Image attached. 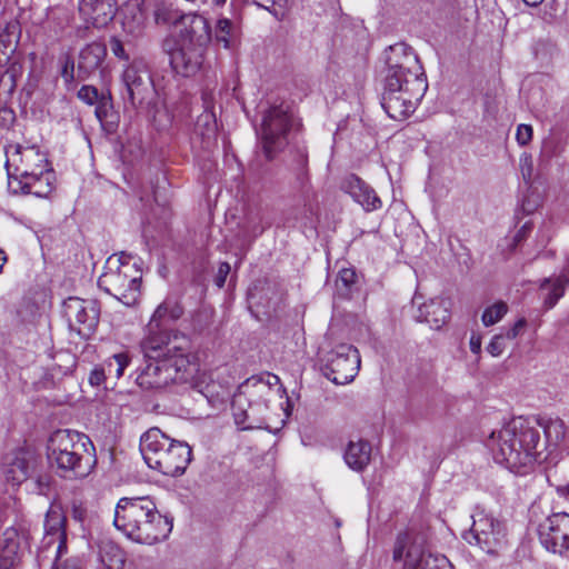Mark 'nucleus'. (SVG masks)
Returning <instances> with one entry per match:
<instances>
[{
	"label": "nucleus",
	"mask_w": 569,
	"mask_h": 569,
	"mask_svg": "<svg viewBox=\"0 0 569 569\" xmlns=\"http://www.w3.org/2000/svg\"><path fill=\"white\" fill-rule=\"evenodd\" d=\"M386 63L382 107L390 118L400 120L416 110L428 89L427 79L419 58L403 42L388 48Z\"/></svg>",
	"instance_id": "1"
},
{
	"label": "nucleus",
	"mask_w": 569,
	"mask_h": 569,
	"mask_svg": "<svg viewBox=\"0 0 569 569\" xmlns=\"http://www.w3.org/2000/svg\"><path fill=\"white\" fill-rule=\"evenodd\" d=\"M180 16L181 14H179L178 12H172L166 8H159L156 11V21H157V23H163V24L172 23V24H176L179 27V17Z\"/></svg>",
	"instance_id": "41"
},
{
	"label": "nucleus",
	"mask_w": 569,
	"mask_h": 569,
	"mask_svg": "<svg viewBox=\"0 0 569 569\" xmlns=\"http://www.w3.org/2000/svg\"><path fill=\"white\" fill-rule=\"evenodd\" d=\"M537 531L548 551L561 555L569 550V513H552L539 523Z\"/></svg>",
	"instance_id": "14"
},
{
	"label": "nucleus",
	"mask_w": 569,
	"mask_h": 569,
	"mask_svg": "<svg viewBox=\"0 0 569 569\" xmlns=\"http://www.w3.org/2000/svg\"><path fill=\"white\" fill-rule=\"evenodd\" d=\"M140 452L147 466L164 476H181L191 461L188 443L173 440L159 428H150L140 438Z\"/></svg>",
	"instance_id": "6"
},
{
	"label": "nucleus",
	"mask_w": 569,
	"mask_h": 569,
	"mask_svg": "<svg viewBox=\"0 0 569 569\" xmlns=\"http://www.w3.org/2000/svg\"><path fill=\"white\" fill-rule=\"evenodd\" d=\"M43 528L44 536L42 539V547L50 548L51 546L56 545L58 552L66 551V517L59 506L51 505L47 510Z\"/></svg>",
	"instance_id": "19"
},
{
	"label": "nucleus",
	"mask_w": 569,
	"mask_h": 569,
	"mask_svg": "<svg viewBox=\"0 0 569 569\" xmlns=\"http://www.w3.org/2000/svg\"><path fill=\"white\" fill-rule=\"evenodd\" d=\"M342 188L366 211L378 210L382 206V202L376 194L375 190L355 174H351L345 179Z\"/></svg>",
	"instance_id": "23"
},
{
	"label": "nucleus",
	"mask_w": 569,
	"mask_h": 569,
	"mask_svg": "<svg viewBox=\"0 0 569 569\" xmlns=\"http://www.w3.org/2000/svg\"><path fill=\"white\" fill-rule=\"evenodd\" d=\"M148 357L154 361L149 362L137 377V382L144 389H161L170 383L182 385L196 382L198 365L191 361L180 346L163 347Z\"/></svg>",
	"instance_id": "5"
},
{
	"label": "nucleus",
	"mask_w": 569,
	"mask_h": 569,
	"mask_svg": "<svg viewBox=\"0 0 569 569\" xmlns=\"http://www.w3.org/2000/svg\"><path fill=\"white\" fill-rule=\"evenodd\" d=\"M97 118L102 121L107 117V110L104 104H100L96 108Z\"/></svg>",
	"instance_id": "53"
},
{
	"label": "nucleus",
	"mask_w": 569,
	"mask_h": 569,
	"mask_svg": "<svg viewBox=\"0 0 569 569\" xmlns=\"http://www.w3.org/2000/svg\"><path fill=\"white\" fill-rule=\"evenodd\" d=\"M106 380H108V375L102 366L99 365V366H96L90 375H89V382L91 386H100L102 385Z\"/></svg>",
	"instance_id": "47"
},
{
	"label": "nucleus",
	"mask_w": 569,
	"mask_h": 569,
	"mask_svg": "<svg viewBox=\"0 0 569 569\" xmlns=\"http://www.w3.org/2000/svg\"><path fill=\"white\" fill-rule=\"evenodd\" d=\"M211 40V26L204 16L189 12L179 17V38L177 41L208 49Z\"/></svg>",
	"instance_id": "17"
},
{
	"label": "nucleus",
	"mask_w": 569,
	"mask_h": 569,
	"mask_svg": "<svg viewBox=\"0 0 569 569\" xmlns=\"http://www.w3.org/2000/svg\"><path fill=\"white\" fill-rule=\"evenodd\" d=\"M343 458L350 469L362 471L370 462L371 446L365 440L350 441Z\"/></svg>",
	"instance_id": "28"
},
{
	"label": "nucleus",
	"mask_w": 569,
	"mask_h": 569,
	"mask_svg": "<svg viewBox=\"0 0 569 569\" xmlns=\"http://www.w3.org/2000/svg\"><path fill=\"white\" fill-rule=\"evenodd\" d=\"M68 548L66 547V551L58 552L56 549L54 561L52 563L51 569H80L81 561L78 557L67 558Z\"/></svg>",
	"instance_id": "37"
},
{
	"label": "nucleus",
	"mask_w": 569,
	"mask_h": 569,
	"mask_svg": "<svg viewBox=\"0 0 569 569\" xmlns=\"http://www.w3.org/2000/svg\"><path fill=\"white\" fill-rule=\"evenodd\" d=\"M142 271L128 254L109 257L98 286L126 306L134 305L140 296Z\"/></svg>",
	"instance_id": "8"
},
{
	"label": "nucleus",
	"mask_w": 569,
	"mask_h": 569,
	"mask_svg": "<svg viewBox=\"0 0 569 569\" xmlns=\"http://www.w3.org/2000/svg\"><path fill=\"white\" fill-rule=\"evenodd\" d=\"M122 82L126 87L127 100L132 106L142 103L152 89L146 61L141 58H134L123 70Z\"/></svg>",
	"instance_id": "16"
},
{
	"label": "nucleus",
	"mask_w": 569,
	"mask_h": 569,
	"mask_svg": "<svg viewBox=\"0 0 569 569\" xmlns=\"http://www.w3.org/2000/svg\"><path fill=\"white\" fill-rule=\"evenodd\" d=\"M427 557L428 553L425 552L422 545L411 542L407 533L397 538L393 559L403 561V569H422Z\"/></svg>",
	"instance_id": "22"
},
{
	"label": "nucleus",
	"mask_w": 569,
	"mask_h": 569,
	"mask_svg": "<svg viewBox=\"0 0 569 569\" xmlns=\"http://www.w3.org/2000/svg\"><path fill=\"white\" fill-rule=\"evenodd\" d=\"M106 56L107 49L102 43L92 42L84 47L79 54L78 77L86 79L102 64Z\"/></svg>",
	"instance_id": "25"
},
{
	"label": "nucleus",
	"mask_w": 569,
	"mask_h": 569,
	"mask_svg": "<svg viewBox=\"0 0 569 569\" xmlns=\"http://www.w3.org/2000/svg\"><path fill=\"white\" fill-rule=\"evenodd\" d=\"M485 446L498 465L515 473H527L542 453L539 430L522 417L493 429Z\"/></svg>",
	"instance_id": "2"
},
{
	"label": "nucleus",
	"mask_w": 569,
	"mask_h": 569,
	"mask_svg": "<svg viewBox=\"0 0 569 569\" xmlns=\"http://www.w3.org/2000/svg\"><path fill=\"white\" fill-rule=\"evenodd\" d=\"M100 560L106 569H123L126 563L124 551L111 541L103 542L100 547Z\"/></svg>",
	"instance_id": "31"
},
{
	"label": "nucleus",
	"mask_w": 569,
	"mask_h": 569,
	"mask_svg": "<svg viewBox=\"0 0 569 569\" xmlns=\"http://www.w3.org/2000/svg\"><path fill=\"white\" fill-rule=\"evenodd\" d=\"M244 393H246L244 389L240 388V392L234 396V399L232 402V409H233V416H234L236 423L241 426L242 429H248V428H250V426L246 425V422L249 418V413H248V411L241 409Z\"/></svg>",
	"instance_id": "38"
},
{
	"label": "nucleus",
	"mask_w": 569,
	"mask_h": 569,
	"mask_svg": "<svg viewBox=\"0 0 569 569\" xmlns=\"http://www.w3.org/2000/svg\"><path fill=\"white\" fill-rule=\"evenodd\" d=\"M520 171L522 174V178L526 182H529L532 178L533 173V160L531 154L529 153H522L520 156Z\"/></svg>",
	"instance_id": "42"
},
{
	"label": "nucleus",
	"mask_w": 569,
	"mask_h": 569,
	"mask_svg": "<svg viewBox=\"0 0 569 569\" xmlns=\"http://www.w3.org/2000/svg\"><path fill=\"white\" fill-rule=\"evenodd\" d=\"M114 527L130 540L154 545L167 539L172 519L161 515L149 497L121 498L114 509Z\"/></svg>",
	"instance_id": "4"
},
{
	"label": "nucleus",
	"mask_w": 569,
	"mask_h": 569,
	"mask_svg": "<svg viewBox=\"0 0 569 569\" xmlns=\"http://www.w3.org/2000/svg\"><path fill=\"white\" fill-rule=\"evenodd\" d=\"M559 492L561 496L569 498V482L565 487L559 489Z\"/></svg>",
	"instance_id": "55"
},
{
	"label": "nucleus",
	"mask_w": 569,
	"mask_h": 569,
	"mask_svg": "<svg viewBox=\"0 0 569 569\" xmlns=\"http://www.w3.org/2000/svg\"><path fill=\"white\" fill-rule=\"evenodd\" d=\"M360 355L351 345L341 343L328 356L325 375L336 385L351 382L360 369Z\"/></svg>",
	"instance_id": "12"
},
{
	"label": "nucleus",
	"mask_w": 569,
	"mask_h": 569,
	"mask_svg": "<svg viewBox=\"0 0 569 569\" xmlns=\"http://www.w3.org/2000/svg\"><path fill=\"white\" fill-rule=\"evenodd\" d=\"M130 361L131 359L127 352H119L106 359L102 366L108 375V379L118 380L121 378Z\"/></svg>",
	"instance_id": "32"
},
{
	"label": "nucleus",
	"mask_w": 569,
	"mask_h": 569,
	"mask_svg": "<svg viewBox=\"0 0 569 569\" xmlns=\"http://www.w3.org/2000/svg\"><path fill=\"white\" fill-rule=\"evenodd\" d=\"M569 282V267L566 269V273L556 277L555 279H545L541 283L542 290H548L545 297V306L547 309H551L556 306L558 300L565 293V287Z\"/></svg>",
	"instance_id": "29"
},
{
	"label": "nucleus",
	"mask_w": 569,
	"mask_h": 569,
	"mask_svg": "<svg viewBox=\"0 0 569 569\" xmlns=\"http://www.w3.org/2000/svg\"><path fill=\"white\" fill-rule=\"evenodd\" d=\"M527 6L537 7L542 3L543 0H522Z\"/></svg>",
	"instance_id": "54"
},
{
	"label": "nucleus",
	"mask_w": 569,
	"mask_h": 569,
	"mask_svg": "<svg viewBox=\"0 0 569 569\" xmlns=\"http://www.w3.org/2000/svg\"><path fill=\"white\" fill-rule=\"evenodd\" d=\"M48 459L64 472L86 477L94 463V447L84 433L72 430H57L48 441Z\"/></svg>",
	"instance_id": "7"
},
{
	"label": "nucleus",
	"mask_w": 569,
	"mask_h": 569,
	"mask_svg": "<svg viewBox=\"0 0 569 569\" xmlns=\"http://www.w3.org/2000/svg\"><path fill=\"white\" fill-rule=\"evenodd\" d=\"M111 52L120 60L129 61V54L127 53L123 43L117 37H112L109 42Z\"/></svg>",
	"instance_id": "46"
},
{
	"label": "nucleus",
	"mask_w": 569,
	"mask_h": 569,
	"mask_svg": "<svg viewBox=\"0 0 569 569\" xmlns=\"http://www.w3.org/2000/svg\"><path fill=\"white\" fill-rule=\"evenodd\" d=\"M6 156L8 187L11 192L38 198H47L52 193L54 171L47 153L39 146H10Z\"/></svg>",
	"instance_id": "3"
},
{
	"label": "nucleus",
	"mask_w": 569,
	"mask_h": 569,
	"mask_svg": "<svg viewBox=\"0 0 569 569\" xmlns=\"http://www.w3.org/2000/svg\"><path fill=\"white\" fill-rule=\"evenodd\" d=\"M357 274L356 271L351 268H343L339 271L336 286L338 290L349 291L352 284L356 283Z\"/></svg>",
	"instance_id": "39"
},
{
	"label": "nucleus",
	"mask_w": 569,
	"mask_h": 569,
	"mask_svg": "<svg viewBox=\"0 0 569 569\" xmlns=\"http://www.w3.org/2000/svg\"><path fill=\"white\" fill-rule=\"evenodd\" d=\"M462 538L491 556L500 555L508 547L503 522L485 510H477L472 515V526L462 535Z\"/></svg>",
	"instance_id": "10"
},
{
	"label": "nucleus",
	"mask_w": 569,
	"mask_h": 569,
	"mask_svg": "<svg viewBox=\"0 0 569 569\" xmlns=\"http://www.w3.org/2000/svg\"><path fill=\"white\" fill-rule=\"evenodd\" d=\"M532 127L530 124L521 123L517 128L516 140L520 146L528 144L532 139Z\"/></svg>",
	"instance_id": "44"
},
{
	"label": "nucleus",
	"mask_w": 569,
	"mask_h": 569,
	"mask_svg": "<svg viewBox=\"0 0 569 569\" xmlns=\"http://www.w3.org/2000/svg\"><path fill=\"white\" fill-rule=\"evenodd\" d=\"M33 463L34 455L26 448H18L3 457L1 471L7 482L18 486L29 478Z\"/></svg>",
	"instance_id": "18"
},
{
	"label": "nucleus",
	"mask_w": 569,
	"mask_h": 569,
	"mask_svg": "<svg viewBox=\"0 0 569 569\" xmlns=\"http://www.w3.org/2000/svg\"><path fill=\"white\" fill-rule=\"evenodd\" d=\"M63 313L69 328L81 337H89L99 321V309L93 300L70 297L63 302Z\"/></svg>",
	"instance_id": "13"
},
{
	"label": "nucleus",
	"mask_w": 569,
	"mask_h": 569,
	"mask_svg": "<svg viewBox=\"0 0 569 569\" xmlns=\"http://www.w3.org/2000/svg\"><path fill=\"white\" fill-rule=\"evenodd\" d=\"M61 77L67 83L74 80V62L71 58H66L61 69Z\"/></svg>",
	"instance_id": "48"
},
{
	"label": "nucleus",
	"mask_w": 569,
	"mask_h": 569,
	"mask_svg": "<svg viewBox=\"0 0 569 569\" xmlns=\"http://www.w3.org/2000/svg\"><path fill=\"white\" fill-rule=\"evenodd\" d=\"M295 126L293 113L288 103L270 106L263 113L260 138L263 152L268 159L288 143V133Z\"/></svg>",
	"instance_id": "9"
},
{
	"label": "nucleus",
	"mask_w": 569,
	"mask_h": 569,
	"mask_svg": "<svg viewBox=\"0 0 569 569\" xmlns=\"http://www.w3.org/2000/svg\"><path fill=\"white\" fill-rule=\"evenodd\" d=\"M163 47L169 53L172 69L178 74L191 77L201 69L207 52L206 48L181 41H176L174 44L171 46L170 40H166Z\"/></svg>",
	"instance_id": "15"
},
{
	"label": "nucleus",
	"mask_w": 569,
	"mask_h": 569,
	"mask_svg": "<svg viewBox=\"0 0 569 569\" xmlns=\"http://www.w3.org/2000/svg\"><path fill=\"white\" fill-rule=\"evenodd\" d=\"M506 348V345H505V337L501 336V335H497L495 336L491 341L489 342V345L487 346V351L492 356V357H499L502 355L503 350Z\"/></svg>",
	"instance_id": "45"
},
{
	"label": "nucleus",
	"mask_w": 569,
	"mask_h": 569,
	"mask_svg": "<svg viewBox=\"0 0 569 569\" xmlns=\"http://www.w3.org/2000/svg\"><path fill=\"white\" fill-rule=\"evenodd\" d=\"M230 272V264L228 262L220 263L218 268V272L214 279V282L218 288H222L224 286L226 279Z\"/></svg>",
	"instance_id": "49"
},
{
	"label": "nucleus",
	"mask_w": 569,
	"mask_h": 569,
	"mask_svg": "<svg viewBox=\"0 0 569 569\" xmlns=\"http://www.w3.org/2000/svg\"><path fill=\"white\" fill-rule=\"evenodd\" d=\"M279 383V378L276 375H267V379L263 378H249L246 380V382L241 386V389H244V392H249L250 389H254L256 393L266 395L270 393L271 386Z\"/></svg>",
	"instance_id": "34"
},
{
	"label": "nucleus",
	"mask_w": 569,
	"mask_h": 569,
	"mask_svg": "<svg viewBox=\"0 0 569 569\" xmlns=\"http://www.w3.org/2000/svg\"><path fill=\"white\" fill-rule=\"evenodd\" d=\"M117 11L114 0H79V12L83 20L96 28L106 27Z\"/></svg>",
	"instance_id": "21"
},
{
	"label": "nucleus",
	"mask_w": 569,
	"mask_h": 569,
	"mask_svg": "<svg viewBox=\"0 0 569 569\" xmlns=\"http://www.w3.org/2000/svg\"><path fill=\"white\" fill-rule=\"evenodd\" d=\"M238 27L228 18H219L216 22L212 38L224 49H230L237 42Z\"/></svg>",
	"instance_id": "30"
},
{
	"label": "nucleus",
	"mask_w": 569,
	"mask_h": 569,
	"mask_svg": "<svg viewBox=\"0 0 569 569\" xmlns=\"http://www.w3.org/2000/svg\"><path fill=\"white\" fill-rule=\"evenodd\" d=\"M203 112L198 116L194 133L199 136L206 148H209L217 136V118L214 112V92L212 90H203L201 94Z\"/></svg>",
	"instance_id": "20"
},
{
	"label": "nucleus",
	"mask_w": 569,
	"mask_h": 569,
	"mask_svg": "<svg viewBox=\"0 0 569 569\" xmlns=\"http://www.w3.org/2000/svg\"><path fill=\"white\" fill-rule=\"evenodd\" d=\"M6 547L0 553V569H9L13 565L14 555L17 553L18 543L16 541L17 532L8 529L3 533Z\"/></svg>",
	"instance_id": "33"
},
{
	"label": "nucleus",
	"mask_w": 569,
	"mask_h": 569,
	"mask_svg": "<svg viewBox=\"0 0 569 569\" xmlns=\"http://www.w3.org/2000/svg\"><path fill=\"white\" fill-rule=\"evenodd\" d=\"M227 0H212L213 6L216 7H222Z\"/></svg>",
	"instance_id": "57"
},
{
	"label": "nucleus",
	"mask_w": 569,
	"mask_h": 569,
	"mask_svg": "<svg viewBox=\"0 0 569 569\" xmlns=\"http://www.w3.org/2000/svg\"><path fill=\"white\" fill-rule=\"evenodd\" d=\"M422 569H453V567L446 556L428 553Z\"/></svg>",
	"instance_id": "40"
},
{
	"label": "nucleus",
	"mask_w": 569,
	"mask_h": 569,
	"mask_svg": "<svg viewBox=\"0 0 569 569\" xmlns=\"http://www.w3.org/2000/svg\"><path fill=\"white\" fill-rule=\"evenodd\" d=\"M183 313L180 305L171 300L160 303L147 325V336L142 341V349L147 357H154L163 347H172L171 325Z\"/></svg>",
	"instance_id": "11"
},
{
	"label": "nucleus",
	"mask_w": 569,
	"mask_h": 569,
	"mask_svg": "<svg viewBox=\"0 0 569 569\" xmlns=\"http://www.w3.org/2000/svg\"><path fill=\"white\" fill-rule=\"evenodd\" d=\"M537 425L543 430L546 447L557 449L566 438L567 426L558 416L542 415L537 418Z\"/></svg>",
	"instance_id": "26"
},
{
	"label": "nucleus",
	"mask_w": 569,
	"mask_h": 569,
	"mask_svg": "<svg viewBox=\"0 0 569 569\" xmlns=\"http://www.w3.org/2000/svg\"><path fill=\"white\" fill-rule=\"evenodd\" d=\"M508 307L505 302L499 301L485 309L482 313V322L486 327L497 323L507 312Z\"/></svg>",
	"instance_id": "36"
},
{
	"label": "nucleus",
	"mask_w": 569,
	"mask_h": 569,
	"mask_svg": "<svg viewBox=\"0 0 569 569\" xmlns=\"http://www.w3.org/2000/svg\"><path fill=\"white\" fill-rule=\"evenodd\" d=\"M70 512L72 519L82 526L91 518V511L89 510L88 503L81 498L76 497L71 500Z\"/></svg>",
	"instance_id": "35"
},
{
	"label": "nucleus",
	"mask_w": 569,
	"mask_h": 569,
	"mask_svg": "<svg viewBox=\"0 0 569 569\" xmlns=\"http://www.w3.org/2000/svg\"><path fill=\"white\" fill-rule=\"evenodd\" d=\"M141 6L142 0H128L121 9L122 28L129 34L137 36L144 27L147 16Z\"/></svg>",
	"instance_id": "27"
},
{
	"label": "nucleus",
	"mask_w": 569,
	"mask_h": 569,
	"mask_svg": "<svg viewBox=\"0 0 569 569\" xmlns=\"http://www.w3.org/2000/svg\"><path fill=\"white\" fill-rule=\"evenodd\" d=\"M98 90L92 86H82L78 91V98L87 104H94L98 100Z\"/></svg>",
	"instance_id": "43"
},
{
	"label": "nucleus",
	"mask_w": 569,
	"mask_h": 569,
	"mask_svg": "<svg viewBox=\"0 0 569 569\" xmlns=\"http://www.w3.org/2000/svg\"><path fill=\"white\" fill-rule=\"evenodd\" d=\"M450 318L449 302L442 298L431 299L418 309L416 319L426 322L431 329L439 330Z\"/></svg>",
	"instance_id": "24"
},
{
	"label": "nucleus",
	"mask_w": 569,
	"mask_h": 569,
	"mask_svg": "<svg viewBox=\"0 0 569 569\" xmlns=\"http://www.w3.org/2000/svg\"><path fill=\"white\" fill-rule=\"evenodd\" d=\"M526 230H527V226H523L522 229L520 231H518L516 239L520 240L522 237H525Z\"/></svg>",
	"instance_id": "56"
},
{
	"label": "nucleus",
	"mask_w": 569,
	"mask_h": 569,
	"mask_svg": "<svg viewBox=\"0 0 569 569\" xmlns=\"http://www.w3.org/2000/svg\"><path fill=\"white\" fill-rule=\"evenodd\" d=\"M481 336L477 332H472L469 341L470 350L475 355H479L481 352Z\"/></svg>",
	"instance_id": "51"
},
{
	"label": "nucleus",
	"mask_w": 569,
	"mask_h": 569,
	"mask_svg": "<svg viewBox=\"0 0 569 569\" xmlns=\"http://www.w3.org/2000/svg\"><path fill=\"white\" fill-rule=\"evenodd\" d=\"M526 323L527 322L525 318L517 320L513 327L506 332V338L510 340L516 339L526 327Z\"/></svg>",
	"instance_id": "50"
},
{
	"label": "nucleus",
	"mask_w": 569,
	"mask_h": 569,
	"mask_svg": "<svg viewBox=\"0 0 569 569\" xmlns=\"http://www.w3.org/2000/svg\"><path fill=\"white\" fill-rule=\"evenodd\" d=\"M37 483H38L39 493H43L44 489L49 486V479H48V477H44V478L40 477L37 480Z\"/></svg>",
	"instance_id": "52"
}]
</instances>
